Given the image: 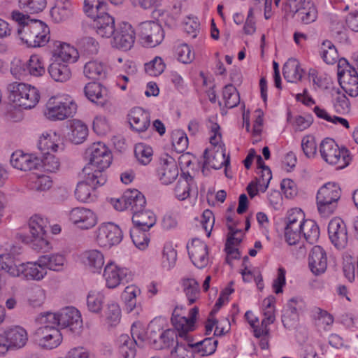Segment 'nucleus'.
Instances as JSON below:
<instances>
[{"label":"nucleus","mask_w":358,"mask_h":358,"mask_svg":"<svg viewBox=\"0 0 358 358\" xmlns=\"http://www.w3.org/2000/svg\"><path fill=\"white\" fill-rule=\"evenodd\" d=\"M296 13L301 22L305 24L314 22L317 18V8L311 2L308 3Z\"/></svg>","instance_id":"nucleus-57"},{"label":"nucleus","mask_w":358,"mask_h":358,"mask_svg":"<svg viewBox=\"0 0 358 358\" xmlns=\"http://www.w3.org/2000/svg\"><path fill=\"white\" fill-rule=\"evenodd\" d=\"M104 295L96 290L90 291L87 296V306L88 310L94 313H100L104 303Z\"/></svg>","instance_id":"nucleus-44"},{"label":"nucleus","mask_w":358,"mask_h":358,"mask_svg":"<svg viewBox=\"0 0 358 358\" xmlns=\"http://www.w3.org/2000/svg\"><path fill=\"white\" fill-rule=\"evenodd\" d=\"M137 31L144 45L150 48L160 44L164 37L162 26L152 20L140 23Z\"/></svg>","instance_id":"nucleus-11"},{"label":"nucleus","mask_w":358,"mask_h":358,"mask_svg":"<svg viewBox=\"0 0 358 358\" xmlns=\"http://www.w3.org/2000/svg\"><path fill=\"white\" fill-rule=\"evenodd\" d=\"M123 234L120 228L112 223L101 224L96 230V240L98 245L110 248L119 244L122 240Z\"/></svg>","instance_id":"nucleus-12"},{"label":"nucleus","mask_w":358,"mask_h":358,"mask_svg":"<svg viewBox=\"0 0 358 358\" xmlns=\"http://www.w3.org/2000/svg\"><path fill=\"white\" fill-rule=\"evenodd\" d=\"M41 325L35 331L38 345L45 349H54L59 346L62 341V336L56 324L50 323H42L40 315L36 319Z\"/></svg>","instance_id":"nucleus-8"},{"label":"nucleus","mask_w":358,"mask_h":358,"mask_svg":"<svg viewBox=\"0 0 358 358\" xmlns=\"http://www.w3.org/2000/svg\"><path fill=\"white\" fill-rule=\"evenodd\" d=\"M217 341L213 338H206L202 341L198 342L194 345H188L189 347H195L202 356L212 355L216 350Z\"/></svg>","instance_id":"nucleus-60"},{"label":"nucleus","mask_w":358,"mask_h":358,"mask_svg":"<svg viewBox=\"0 0 358 358\" xmlns=\"http://www.w3.org/2000/svg\"><path fill=\"white\" fill-rule=\"evenodd\" d=\"M80 259L83 264L92 273H100L104 265V256L98 250L84 251Z\"/></svg>","instance_id":"nucleus-26"},{"label":"nucleus","mask_w":358,"mask_h":358,"mask_svg":"<svg viewBox=\"0 0 358 358\" xmlns=\"http://www.w3.org/2000/svg\"><path fill=\"white\" fill-rule=\"evenodd\" d=\"M85 180L78 184L75 190L76 199L81 202H89L93 200L92 191L93 188L102 186L104 184H99L96 182L92 183L88 181V175H85Z\"/></svg>","instance_id":"nucleus-35"},{"label":"nucleus","mask_w":358,"mask_h":358,"mask_svg":"<svg viewBox=\"0 0 358 358\" xmlns=\"http://www.w3.org/2000/svg\"><path fill=\"white\" fill-rule=\"evenodd\" d=\"M308 266L315 275H320L326 271L327 257L322 247L319 245L313 247L308 256Z\"/></svg>","instance_id":"nucleus-21"},{"label":"nucleus","mask_w":358,"mask_h":358,"mask_svg":"<svg viewBox=\"0 0 358 358\" xmlns=\"http://www.w3.org/2000/svg\"><path fill=\"white\" fill-rule=\"evenodd\" d=\"M317 206L322 217H327L332 215L338 206V202L317 197Z\"/></svg>","instance_id":"nucleus-63"},{"label":"nucleus","mask_w":358,"mask_h":358,"mask_svg":"<svg viewBox=\"0 0 358 358\" xmlns=\"http://www.w3.org/2000/svg\"><path fill=\"white\" fill-rule=\"evenodd\" d=\"M222 94L226 107L232 108L239 103V94L232 85H226L223 90Z\"/></svg>","instance_id":"nucleus-58"},{"label":"nucleus","mask_w":358,"mask_h":358,"mask_svg":"<svg viewBox=\"0 0 358 358\" xmlns=\"http://www.w3.org/2000/svg\"><path fill=\"white\" fill-rule=\"evenodd\" d=\"M303 224L286 223L285 237L289 245H296L301 239Z\"/></svg>","instance_id":"nucleus-45"},{"label":"nucleus","mask_w":358,"mask_h":358,"mask_svg":"<svg viewBox=\"0 0 358 358\" xmlns=\"http://www.w3.org/2000/svg\"><path fill=\"white\" fill-rule=\"evenodd\" d=\"M48 72L51 78L57 82H66L71 77V71L69 64L52 60L48 67Z\"/></svg>","instance_id":"nucleus-30"},{"label":"nucleus","mask_w":358,"mask_h":358,"mask_svg":"<svg viewBox=\"0 0 358 358\" xmlns=\"http://www.w3.org/2000/svg\"><path fill=\"white\" fill-rule=\"evenodd\" d=\"M18 275L15 277L21 278L27 280L41 281L47 275V271L38 264V259L36 262H27L18 264Z\"/></svg>","instance_id":"nucleus-20"},{"label":"nucleus","mask_w":358,"mask_h":358,"mask_svg":"<svg viewBox=\"0 0 358 358\" xmlns=\"http://www.w3.org/2000/svg\"><path fill=\"white\" fill-rule=\"evenodd\" d=\"M336 113L341 115L347 114L350 110V103L344 93L337 91L332 100Z\"/></svg>","instance_id":"nucleus-53"},{"label":"nucleus","mask_w":358,"mask_h":358,"mask_svg":"<svg viewBox=\"0 0 358 358\" xmlns=\"http://www.w3.org/2000/svg\"><path fill=\"white\" fill-rule=\"evenodd\" d=\"M61 142L60 136L56 132L43 134L38 141V147L42 155L56 152Z\"/></svg>","instance_id":"nucleus-33"},{"label":"nucleus","mask_w":358,"mask_h":358,"mask_svg":"<svg viewBox=\"0 0 358 358\" xmlns=\"http://www.w3.org/2000/svg\"><path fill=\"white\" fill-rule=\"evenodd\" d=\"M283 76L289 83H296L302 78L303 70L296 59H289L283 66Z\"/></svg>","instance_id":"nucleus-36"},{"label":"nucleus","mask_w":358,"mask_h":358,"mask_svg":"<svg viewBox=\"0 0 358 358\" xmlns=\"http://www.w3.org/2000/svg\"><path fill=\"white\" fill-rule=\"evenodd\" d=\"M113 36L112 46L120 50H129L135 41L134 30L132 26L127 22L120 24Z\"/></svg>","instance_id":"nucleus-14"},{"label":"nucleus","mask_w":358,"mask_h":358,"mask_svg":"<svg viewBox=\"0 0 358 358\" xmlns=\"http://www.w3.org/2000/svg\"><path fill=\"white\" fill-rule=\"evenodd\" d=\"M27 72L33 76H43L45 72L43 60L37 55H33L25 64Z\"/></svg>","instance_id":"nucleus-47"},{"label":"nucleus","mask_w":358,"mask_h":358,"mask_svg":"<svg viewBox=\"0 0 358 358\" xmlns=\"http://www.w3.org/2000/svg\"><path fill=\"white\" fill-rule=\"evenodd\" d=\"M10 164L17 169L27 171L37 169L40 166V160L38 157H34L18 150L12 154Z\"/></svg>","instance_id":"nucleus-23"},{"label":"nucleus","mask_w":358,"mask_h":358,"mask_svg":"<svg viewBox=\"0 0 358 358\" xmlns=\"http://www.w3.org/2000/svg\"><path fill=\"white\" fill-rule=\"evenodd\" d=\"M70 220L78 227L82 229H88L96 224V217L90 209L77 207L73 208L69 213Z\"/></svg>","instance_id":"nucleus-19"},{"label":"nucleus","mask_w":358,"mask_h":358,"mask_svg":"<svg viewBox=\"0 0 358 358\" xmlns=\"http://www.w3.org/2000/svg\"><path fill=\"white\" fill-rule=\"evenodd\" d=\"M38 264L43 268L55 272H62L65 270L67 260L63 254L51 253L38 257Z\"/></svg>","instance_id":"nucleus-25"},{"label":"nucleus","mask_w":358,"mask_h":358,"mask_svg":"<svg viewBox=\"0 0 358 358\" xmlns=\"http://www.w3.org/2000/svg\"><path fill=\"white\" fill-rule=\"evenodd\" d=\"M128 117L131 127L137 132L145 131L150 124L149 113L141 108L131 109Z\"/></svg>","instance_id":"nucleus-27"},{"label":"nucleus","mask_w":358,"mask_h":358,"mask_svg":"<svg viewBox=\"0 0 358 358\" xmlns=\"http://www.w3.org/2000/svg\"><path fill=\"white\" fill-rule=\"evenodd\" d=\"M141 289L135 285L126 287L122 294L126 309L128 312H131L136 306V297L140 295Z\"/></svg>","instance_id":"nucleus-48"},{"label":"nucleus","mask_w":358,"mask_h":358,"mask_svg":"<svg viewBox=\"0 0 358 358\" xmlns=\"http://www.w3.org/2000/svg\"><path fill=\"white\" fill-rule=\"evenodd\" d=\"M40 320L42 323H50L62 328L69 327L73 332H78L83 327L80 313L74 307H66L58 313H42Z\"/></svg>","instance_id":"nucleus-3"},{"label":"nucleus","mask_w":358,"mask_h":358,"mask_svg":"<svg viewBox=\"0 0 358 358\" xmlns=\"http://www.w3.org/2000/svg\"><path fill=\"white\" fill-rule=\"evenodd\" d=\"M88 135L87 127L81 121L76 120L71 126L70 138L75 144L83 143Z\"/></svg>","instance_id":"nucleus-50"},{"label":"nucleus","mask_w":358,"mask_h":358,"mask_svg":"<svg viewBox=\"0 0 358 358\" xmlns=\"http://www.w3.org/2000/svg\"><path fill=\"white\" fill-rule=\"evenodd\" d=\"M198 313L199 308L195 306L189 310V317H186L180 315L178 307H176L173 310L171 323L176 331H178L180 337L186 338L187 333L194 329V323Z\"/></svg>","instance_id":"nucleus-15"},{"label":"nucleus","mask_w":358,"mask_h":358,"mask_svg":"<svg viewBox=\"0 0 358 358\" xmlns=\"http://www.w3.org/2000/svg\"><path fill=\"white\" fill-rule=\"evenodd\" d=\"M83 73L89 79L102 80L106 78L107 66L97 60L90 61L85 64Z\"/></svg>","instance_id":"nucleus-32"},{"label":"nucleus","mask_w":358,"mask_h":358,"mask_svg":"<svg viewBox=\"0 0 358 358\" xmlns=\"http://www.w3.org/2000/svg\"><path fill=\"white\" fill-rule=\"evenodd\" d=\"M51 16L57 22L65 21L71 15V9L69 3L57 4L52 8Z\"/></svg>","instance_id":"nucleus-61"},{"label":"nucleus","mask_w":358,"mask_h":358,"mask_svg":"<svg viewBox=\"0 0 358 358\" xmlns=\"http://www.w3.org/2000/svg\"><path fill=\"white\" fill-rule=\"evenodd\" d=\"M139 331L140 333H143L145 343H149L154 348H155V345H157L159 340H161V335L163 332L162 325L159 324V320L156 319L149 323L145 334L143 330H139Z\"/></svg>","instance_id":"nucleus-37"},{"label":"nucleus","mask_w":358,"mask_h":358,"mask_svg":"<svg viewBox=\"0 0 358 358\" xmlns=\"http://www.w3.org/2000/svg\"><path fill=\"white\" fill-rule=\"evenodd\" d=\"M182 286L189 304L195 303L200 297L199 282L194 278H187L183 280Z\"/></svg>","instance_id":"nucleus-43"},{"label":"nucleus","mask_w":358,"mask_h":358,"mask_svg":"<svg viewBox=\"0 0 358 358\" xmlns=\"http://www.w3.org/2000/svg\"><path fill=\"white\" fill-rule=\"evenodd\" d=\"M77 45L80 52L87 56L96 55L99 51V43L92 37L85 36L78 39Z\"/></svg>","instance_id":"nucleus-49"},{"label":"nucleus","mask_w":358,"mask_h":358,"mask_svg":"<svg viewBox=\"0 0 358 358\" xmlns=\"http://www.w3.org/2000/svg\"><path fill=\"white\" fill-rule=\"evenodd\" d=\"M134 154L140 164L147 165L152 160L153 151L150 146L141 143L135 145Z\"/></svg>","instance_id":"nucleus-55"},{"label":"nucleus","mask_w":358,"mask_h":358,"mask_svg":"<svg viewBox=\"0 0 358 358\" xmlns=\"http://www.w3.org/2000/svg\"><path fill=\"white\" fill-rule=\"evenodd\" d=\"M76 103L66 96H52L46 103L45 117L50 120H63L76 113Z\"/></svg>","instance_id":"nucleus-6"},{"label":"nucleus","mask_w":358,"mask_h":358,"mask_svg":"<svg viewBox=\"0 0 358 358\" xmlns=\"http://www.w3.org/2000/svg\"><path fill=\"white\" fill-rule=\"evenodd\" d=\"M229 232L225 244V250L227 253L226 262L230 264L231 259H236L239 258L238 250L234 248L233 240L234 239V235L240 233L241 230L235 229L230 225H229Z\"/></svg>","instance_id":"nucleus-54"},{"label":"nucleus","mask_w":358,"mask_h":358,"mask_svg":"<svg viewBox=\"0 0 358 358\" xmlns=\"http://www.w3.org/2000/svg\"><path fill=\"white\" fill-rule=\"evenodd\" d=\"M29 227L31 237L45 236L48 229V222L42 216L34 215L29 221Z\"/></svg>","instance_id":"nucleus-42"},{"label":"nucleus","mask_w":358,"mask_h":358,"mask_svg":"<svg viewBox=\"0 0 358 358\" xmlns=\"http://www.w3.org/2000/svg\"><path fill=\"white\" fill-rule=\"evenodd\" d=\"M178 168L173 158L165 159L157 169L159 180L164 185L172 183L178 176Z\"/></svg>","instance_id":"nucleus-28"},{"label":"nucleus","mask_w":358,"mask_h":358,"mask_svg":"<svg viewBox=\"0 0 358 358\" xmlns=\"http://www.w3.org/2000/svg\"><path fill=\"white\" fill-rule=\"evenodd\" d=\"M83 11L94 19L107 12V3L105 0H84Z\"/></svg>","instance_id":"nucleus-40"},{"label":"nucleus","mask_w":358,"mask_h":358,"mask_svg":"<svg viewBox=\"0 0 358 358\" xmlns=\"http://www.w3.org/2000/svg\"><path fill=\"white\" fill-rule=\"evenodd\" d=\"M125 199L128 205V210L133 215L143 210L146 204L144 195L136 189L125 192Z\"/></svg>","instance_id":"nucleus-34"},{"label":"nucleus","mask_w":358,"mask_h":358,"mask_svg":"<svg viewBox=\"0 0 358 358\" xmlns=\"http://www.w3.org/2000/svg\"><path fill=\"white\" fill-rule=\"evenodd\" d=\"M134 227H138L144 231H148L156 222V217L152 211L144 208L133 215Z\"/></svg>","instance_id":"nucleus-31"},{"label":"nucleus","mask_w":358,"mask_h":358,"mask_svg":"<svg viewBox=\"0 0 358 358\" xmlns=\"http://www.w3.org/2000/svg\"><path fill=\"white\" fill-rule=\"evenodd\" d=\"M10 101L25 109L34 108L39 101L38 90L30 85L13 82L7 86Z\"/></svg>","instance_id":"nucleus-4"},{"label":"nucleus","mask_w":358,"mask_h":358,"mask_svg":"<svg viewBox=\"0 0 358 358\" xmlns=\"http://www.w3.org/2000/svg\"><path fill=\"white\" fill-rule=\"evenodd\" d=\"M93 20V29L100 37L109 38L115 34L117 29L115 28V19L107 12Z\"/></svg>","instance_id":"nucleus-22"},{"label":"nucleus","mask_w":358,"mask_h":358,"mask_svg":"<svg viewBox=\"0 0 358 358\" xmlns=\"http://www.w3.org/2000/svg\"><path fill=\"white\" fill-rule=\"evenodd\" d=\"M85 157L89 163L83 168L84 175H88V181L92 183L105 184L107 178L103 173L112 162V155L106 145L94 143L85 151Z\"/></svg>","instance_id":"nucleus-2"},{"label":"nucleus","mask_w":358,"mask_h":358,"mask_svg":"<svg viewBox=\"0 0 358 358\" xmlns=\"http://www.w3.org/2000/svg\"><path fill=\"white\" fill-rule=\"evenodd\" d=\"M203 167L210 166L214 169H220L223 166L229 165V157H225V154L220 152H216L211 157L208 156V150L206 149L203 152Z\"/></svg>","instance_id":"nucleus-38"},{"label":"nucleus","mask_w":358,"mask_h":358,"mask_svg":"<svg viewBox=\"0 0 358 358\" xmlns=\"http://www.w3.org/2000/svg\"><path fill=\"white\" fill-rule=\"evenodd\" d=\"M177 260V252L171 243L165 244L163 250L162 265L166 270L174 267Z\"/></svg>","instance_id":"nucleus-52"},{"label":"nucleus","mask_w":358,"mask_h":358,"mask_svg":"<svg viewBox=\"0 0 358 358\" xmlns=\"http://www.w3.org/2000/svg\"><path fill=\"white\" fill-rule=\"evenodd\" d=\"M302 234L307 242L313 244L320 237V229L315 221L306 220L303 226Z\"/></svg>","instance_id":"nucleus-51"},{"label":"nucleus","mask_w":358,"mask_h":358,"mask_svg":"<svg viewBox=\"0 0 358 358\" xmlns=\"http://www.w3.org/2000/svg\"><path fill=\"white\" fill-rule=\"evenodd\" d=\"M194 179L190 175H182L174 188L176 197L180 201L185 200L190 195L191 185Z\"/></svg>","instance_id":"nucleus-39"},{"label":"nucleus","mask_w":358,"mask_h":358,"mask_svg":"<svg viewBox=\"0 0 358 358\" xmlns=\"http://www.w3.org/2000/svg\"><path fill=\"white\" fill-rule=\"evenodd\" d=\"M19 6L27 13H38L46 7V0H19Z\"/></svg>","instance_id":"nucleus-59"},{"label":"nucleus","mask_w":358,"mask_h":358,"mask_svg":"<svg viewBox=\"0 0 358 358\" xmlns=\"http://www.w3.org/2000/svg\"><path fill=\"white\" fill-rule=\"evenodd\" d=\"M27 341V331L20 326H13L0 330V355L6 353L9 349L22 348Z\"/></svg>","instance_id":"nucleus-7"},{"label":"nucleus","mask_w":358,"mask_h":358,"mask_svg":"<svg viewBox=\"0 0 358 358\" xmlns=\"http://www.w3.org/2000/svg\"><path fill=\"white\" fill-rule=\"evenodd\" d=\"M192 263L199 268L206 267L209 262L207 245L198 238L193 239L190 245L187 246Z\"/></svg>","instance_id":"nucleus-18"},{"label":"nucleus","mask_w":358,"mask_h":358,"mask_svg":"<svg viewBox=\"0 0 358 358\" xmlns=\"http://www.w3.org/2000/svg\"><path fill=\"white\" fill-rule=\"evenodd\" d=\"M178 334L175 330L166 329L162 332L161 335V340H159L157 345H155V349L159 350L166 348H169L176 342V346L171 351V353H176L178 357H183V355L186 351V347L182 343H179L176 339Z\"/></svg>","instance_id":"nucleus-24"},{"label":"nucleus","mask_w":358,"mask_h":358,"mask_svg":"<svg viewBox=\"0 0 358 358\" xmlns=\"http://www.w3.org/2000/svg\"><path fill=\"white\" fill-rule=\"evenodd\" d=\"M165 66L163 59L159 57H155L145 64V70L151 76H158L164 72Z\"/></svg>","instance_id":"nucleus-64"},{"label":"nucleus","mask_w":358,"mask_h":358,"mask_svg":"<svg viewBox=\"0 0 358 358\" xmlns=\"http://www.w3.org/2000/svg\"><path fill=\"white\" fill-rule=\"evenodd\" d=\"M0 270L6 271L12 277L18 275V264H16L14 256L10 253L0 255Z\"/></svg>","instance_id":"nucleus-46"},{"label":"nucleus","mask_w":358,"mask_h":358,"mask_svg":"<svg viewBox=\"0 0 358 358\" xmlns=\"http://www.w3.org/2000/svg\"><path fill=\"white\" fill-rule=\"evenodd\" d=\"M338 80L344 92L350 96H358V73L355 68L349 66L345 59L338 64Z\"/></svg>","instance_id":"nucleus-9"},{"label":"nucleus","mask_w":358,"mask_h":358,"mask_svg":"<svg viewBox=\"0 0 358 358\" xmlns=\"http://www.w3.org/2000/svg\"><path fill=\"white\" fill-rule=\"evenodd\" d=\"M130 236L136 248L144 250L148 246L149 238L143 229L134 227L130 230Z\"/></svg>","instance_id":"nucleus-62"},{"label":"nucleus","mask_w":358,"mask_h":358,"mask_svg":"<svg viewBox=\"0 0 358 358\" xmlns=\"http://www.w3.org/2000/svg\"><path fill=\"white\" fill-rule=\"evenodd\" d=\"M341 196L340 187L334 182H328L317 192V197L338 202Z\"/></svg>","instance_id":"nucleus-41"},{"label":"nucleus","mask_w":358,"mask_h":358,"mask_svg":"<svg viewBox=\"0 0 358 358\" xmlns=\"http://www.w3.org/2000/svg\"><path fill=\"white\" fill-rule=\"evenodd\" d=\"M119 352L123 358H134L136 355V346L143 348L145 339L143 333H140L138 328L133 324L131 327V338L127 334H122L119 337Z\"/></svg>","instance_id":"nucleus-10"},{"label":"nucleus","mask_w":358,"mask_h":358,"mask_svg":"<svg viewBox=\"0 0 358 358\" xmlns=\"http://www.w3.org/2000/svg\"><path fill=\"white\" fill-rule=\"evenodd\" d=\"M87 98L93 103L103 106L107 101V90L100 83H89L84 88Z\"/></svg>","instance_id":"nucleus-29"},{"label":"nucleus","mask_w":358,"mask_h":358,"mask_svg":"<svg viewBox=\"0 0 358 358\" xmlns=\"http://www.w3.org/2000/svg\"><path fill=\"white\" fill-rule=\"evenodd\" d=\"M322 158L330 165H336L338 169L346 167L350 160L349 150L345 148H340L334 140L324 138L320 145Z\"/></svg>","instance_id":"nucleus-5"},{"label":"nucleus","mask_w":358,"mask_h":358,"mask_svg":"<svg viewBox=\"0 0 358 358\" xmlns=\"http://www.w3.org/2000/svg\"><path fill=\"white\" fill-rule=\"evenodd\" d=\"M49 48L52 60L71 64L76 62L79 58L78 50L65 42L52 40L49 43Z\"/></svg>","instance_id":"nucleus-13"},{"label":"nucleus","mask_w":358,"mask_h":358,"mask_svg":"<svg viewBox=\"0 0 358 358\" xmlns=\"http://www.w3.org/2000/svg\"><path fill=\"white\" fill-rule=\"evenodd\" d=\"M103 278L106 287L114 289L122 283L127 282L131 275L127 268H120L113 262H108L104 268Z\"/></svg>","instance_id":"nucleus-16"},{"label":"nucleus","mask_w":358,"mask_h":358,"mask_svg":"<svg viewBox=\"0 0 358 358\" xmlns=\"http://www.w3.org/2000/svg\"><path fill=\"white\" fill-rule=\"evenodd\" d=\"M321 56L328 64H333L338 60V55L334 44L330 41H324L321 45Z\"/></svg>","instance_id":"nucleus-56"},{"label":"nucleus","mask_w":358,"mask_h":358,"mask_svg":"<svg viewBox=\"0 0 358 358\" xmlns=\"http://www.w3.org/2000/svg\"><path fill=\"white\" fill-rule=\"evenodd\" d=\"M328 234L331 243L338 249H343L348 244V232L345 224L338 218L332 219L328 225Z\"/></svg>","instance_id":"nucleus-17"},{"label":"nucleus","mask_w":358,"mask_h":358,"mask_svg":"<svg viewBox=\"0 0 358 358\" xmlns=\"http://www.w3.org/2000/svg\"><path fill=\"white\" fill-rule=\"evenodd\" d=\"M12 17L18 24L19 38L27 47H43L51 41L49 27L42 21L31 20L27 15L18 10L13 11Z\"/></svg>","instance_id":"nucleus-1"}]
</instances>
